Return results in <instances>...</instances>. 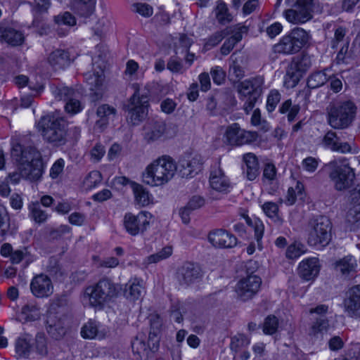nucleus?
I'll return each instance as SVG.
<instances>
[{
    "mask_svg": "<svg viewBox=\"0 0 360 360\" xmlns=\"http://www.w3.org/2000/svg\"><path fill=\"white\" fill-rule=\"evenodd\" d=\"M37 129L43 140L52 146H62L68 141V124L63 117L43 116L37 123Z\"/></svg>",
    "mask_w": 360,
    "mask_h": 360,
    "instance_id": "nucleus-1",
    "label": "nucleus"
},
{
    "mask_svg": "<svg viewBox=\"0 0 360 360\" xmlns=\"http://www.w3.org/2000/svg\"><path fill=\"white\" fill-rule=\"evenodd\" d=\"M176 169L174 160L170 156L163 155L147 166L142 175L143 181L152 186H160L174 177Z\"/></svg>",
    "mask_w": 360,
    "mask_h": 360,
    "instance_id": "nucleus-2",
    "label": "nucleus"
},
{
    "mask_svg": "<svg viewBox=\"0 0 360 360\" xmlns=\"http://www.w3.org/2000/svg\"><path fill=\"white\" fill-rule=\"evenodd\" d=\"M356 110V105L350 101L331 103L327 108L328 122L333 129H346L353 122Z\"/></svg>",
    "mask_w": 360,
    "mask_h": 360,
    "instance_id": "nucleus-3",
    "label": "nucleus"
},
{
    "mask_svg": "<svg viewBox=\"0 0 360 360\" xmlns=\"http://www.w3.org/2000/svg\"><path fill=\"white\" fill-rule=\"evenodd\" d=\"M120 291V287L109 278L101 279L96 284L87 287L85 293L89 296L92 307L101 309L115 298Z\"/></svg>",
    "mask_w": 360,
    "mask_h": 360,
    "instance_id": "nucleus-4",
    "label": "nucleus"
},
{
    "mask_svg": "<svg viewBox=\"0 0 360 360\" xmlns=\"http://www.w3.org/2000/svg\"><path fill=\"white\" fill-rule=\"evenodd\" d=\"M134 90L128 103L124 105V110L127 112V120L134 125L138 124L147 115L149 106L148 93L141 91L138 84H133Z\"/></svg>",
    "mask_w": 360,
    "mask_h": 360,
    "instance_id": "nucleus-5",
    "label": "nucleus"
},
{
    "mask_svg": "<svg viewBox=\"0 0 360 360\" xmlns=\"http://www.w3.org/2000/svg\"><path fill=\"white\" fill-rule=\"evenodd\" d=\"M326 168L336 191H345L354 184L356 176L354 170L348 164L331 161L326 165Z\"/></svg>",
    "mask_w": 360,
    "mask_h": 360,
    "instance_id": "nucleus-6",
    "label": "nucleus"
},
{
    "mask_svg": "<svg viewBox=\"0 0 360 360\" xmlns=\"http://www.w3.org/2000/svg\"><path fill=\"white\" fill-rule=\"evenodd\" d=\"M309 34L301 27L292 30L289 34L283 36L280 41L273 46L274 53L280 54H295L308 42Z\"/></svg>",
    "mask_w": 360,
    "mask_h": 360,
    "instance_id": "nucleus-7",
    "label": "nucleus"
},
{
    "mask_svg": "<svg viewBox=\"0 0 360 360\" xmlns=\"http://www.w3.org/2000/svg\"><path fill=\"white\" fill-rule=\"evenodd\" d=\"M316 0H296L290 8L283 11L285 20L293 25H302L312 20Z\"/></svg>",
    "mask_w": 360,
    "mask_h": 360,
    "instance_id": "nucleus-8",
    "label": "nucleus"
},
{
    "mask_svg": "<svg viewBox=\"0 0 360 360\" xmlns=\"http://www.w3.org/2000/svg\"><path fill=\"white\" fill-rule=\"evenodd\" d=\"M332 224L328 217L319 216L314 221L313 229L308 237V244L310 246L321 245L324 248L330 240Z\"/></svg>",
    "mask_w": 360,
    "mask_h": 360,
    "instance_id": "nucleus-9",
    "label": "nucleus"
},
{
    "mask_svg": "<svg viewBox=\"0 0 360 360\" xmlns=\"http://www.w3.org/2000/svg\"><path fill=\"white\" fill-rule=\"evenodd\" d=\"M257 132L246 131L240 127L238 123L229 125L224 134V142L232 146L250 144L257 139Z\"/></svg>",
    "mask_w": 360,
    "mask_h": 360,
    "instance_id": "nucleus-10",
    "label": "nucleus"
},
{
    "mask_svg": "<svg viewBox=\"0 0 360 360\" xmlns=\"http://www.w3.org/2000/svg\"><path fill=\"white\" fill-rule=\"evenodd\" d=\"M262 284V279L256 275H248L240 279L236 285V292L242 301L252 299L258 292Z\"/></svg>",
    "mask_w": 360,
    "mask_h": 360,
    "instance_id": "nucleus-11",
    "label": "nucleus"
},
{
    "mask_svg": "<svg viewBox=\"0 0 360 360\" xmlns=\"http://www.w3.org/2000/svg\"><path fill=\"white\" fill-rule=\"evenodd\" d=\"M342 304L349 317L360 319V285H354L346 290Z\"/></svg>",
    "mask_w": 360,
    "mask_h": 360,
    "instance_id": "nucleus-12",
    "label": "nucleus"
},
{
    "mask_svg": "<svg viewBox=\"0 0 360 360\" xmlns=\"http://www.w3.org/2000/svg\"><path fill=\"white\" fill-rule=\"evenodd\" d=\"M150 218V213L146 211L140 212L137 215L127 213L124 219L125 229L128 233L135 236L146 229Z\"/></svg>",
    "mask_w": 360,
    "mask_h": 360,
    "instance_id": "nucleus-13",
    "label": "nucleus"
},
{
    "mask_svg": "<svg viewBox=\"0 0 360 360\" xmlns=\"http://www.w3.org/2000/svg\"><path fill=\"white\" fill-rule=\"evenodd\" d=\"M11 156L19 165L41 160L40 153L34 146H25L19 143L13 145Z\"/></svg>",
    "mask_w": 360,
    "mask_h": 360,
    "instance_id": "nucleus-14",
    "label": "nucleus"
},
{
    "mask_svg": "<svg viewBox=\"0 0 360 360\" xmlns=\"http://www.w3.org/2000/svg\"><path fill=\"white\" fill-rule=\"evenodd\" d=\"M264 78L257 76L240 82L238 86V91L242 98H253L259 99L262 93Z\"/></svg>",
    "mask_w": 360,
    "mask_h": 360,
    "instance_id": "nucleus-15",
    "label": "nucleus"
},
{
    "mask_svg": "<svg viewBox=\"0 0 360 360\" xmlns=\"http://www.w3.org/2000/svg\"><path fill=\"white\" fill-rule=\"evenodd\" d=\"M67 315H56L47 314L46 329L47 333L54 339L62 338L66 333Z\"/></svg>",
    "mask_w": 360,
    "mask_h": 360,
    "instance_id": "nucleus-16",
    "label": "nucleus"
},
{
    "mask_svg": "<svg viewBox=\"0 0 360 360\" xmlns=\"http://www.w3.org/2000/svg\"><path fill=\"white\" fill-rule=\"evenodd\" d=\"M30 290L35 297L44 298L52 295L53 286L48 276L40 274L32 278L30 283Z\"/></svg>",
    "mask_w": 360,
    "mask_h": 360,
    "instance_id": "nucleus-17",
    "label": "nucleus"
},
{
    "mask_svg": "<svg viewBox=\"0 0 360 360\" xmlns=\"http://www.w3.org/2000/svg\"><path fill=\"white\" fill-rule=\"evenodd\" d=\"M176 276L180 284L190 285L200 278L202 272L198 264L185 262L179 267Z\"/></svg>",
    "mask_w": 360,
    "mask_h": 360,
    "instance_id": "nucleus-18",
    "label": "nucleus"
},
{
    "mask_svg": "<svg viewBox=\"0 0 360 360\" xmlns=\"http://www.w3.org/2000/svg\"><path fill=\"white\" fill-rule=\"evenodd\" d=\"M208 240L215 248H234L237 245L236 236L222 229L211 231Z\"/></svg>",
    "mask_w": 360,
    "mask_h": 360,
    "instance_id": "nucleus-19",
    "label": "nucleus"
},
{
    "mask_svg": "<svg viewBox=\"0 0 360 360\" xmlns=\"http://www.w3.org/2000/svg\"><path fill=\"white\" fill-rule=\"evenodd\" d=\"M202 159L199 155L179 160V172L182 177L191 178L201 171Z\"/></svg>",
    "mask_w": 360,
    "mask_h": 360,
    "instance_id": "nucleus-20",
    "label": "nucleus"
},
{
    "mask_svg": "<svg viewBox=\"0 0 360 360\" xmlns=\"http://www.w3.org/2000/svg\"><path fill=\"white\" fill-rule=\"evenodd\" d=\"M166 132V124L160 120L148 122L143 126V139L148 143L160 140Z\"/></svg>",
    "mask_w": 360,
    "mask_h": 360,
    "instance_id": "nucleus-21",
    "label": "nucleus"
},
{
    "mask_svg": "<svg viewBox=\"0 0 360 360\" xmlns=\"http://www.w3.org/2000/svg\"><path fill=\"white\" fill-rule=\"evenodd\" d=\"M131 348L134 354L137 355V359L139 360H148L150 354L158 349V348H153L152 342L149 339L146 344L143 334L137 335L132 340Z\"/></svg>",
    "mask_w": 360,
    "mask_h": 360,
    "instance_id": "nucleus-22",
    "label": "nucleus"
},
{
    "mask_svg": "<svg viewBox=\"0 0 360 360\" xmlns=\"http://www.w3.org/2000/svg\"><path fill=\"white\" fill-rule=\"evenodd\" d=\"M209 181L211 188L219 193H227L231 187L229 179L219 166L212 169Z\"/></svg>",
    "mask_w": 360,
    "mask_h": 360,
    "instance_id": "nucleus-23",
    "label": "nucleus"
},
{
    "mask_svg": "<svg viewBox=\"0 0 360 360\" xmlns=\"http://www.w3.org/2000/svg\"><path fill=\"white\" fill-rule=\"evenodd\" d=\"M321 145L326 149L345 153L351 151V146L346 142H341L337 134L328 131L321 140Z\"/></svg>",
    "mask_w": 360,
    "mask_h": 360,
    "instance_id": "nucleus-24",
    "label": "nucleus"
},
{
    "mask_svg": "<svg viewBox=\"0 0 360 360\" xmlns=\"http://www.w3.org/2000/svg\"><path fill=\"white\" fill-rule=\"evenodd\" d=\"M320 271L319 260L316 257L309 258L300 263L298 274L304 281H313Z\"/></svg>",
    "mask_w": 360,
    "mask_h": 360,
    "instance_id": "nucleus-25",
    "label": "nucleus"
},
{
    "mask_svg": "<svg viewBox=\"0 0 360 360\" xmlns=\"http://www.w3.org/2000/svg\"><path fill=\"white\" fill-rule=\"evenodd\" d=\"M23 34L5 23H0V40L15 46L21 45L24 41Z\"/></svg>",
    "mask_w": 360,
    "mask_h": 360,
    "instance_id": "nucleus-26",
    "label": "nucleus"
},
{
    "mask_svg": "<svg viewBox=\"0 0 360 360\" xmlns=\"http://www.w3.org/2000/svg\"><path fill=\"white\" fill-rule=\"evenodd\" d=\"M19 169L22 178L34 181L39 180L44 171L42 160L32 161L20 165Z\"/></svg>",
    "mask_w": 360,
    "mask_h": 360,
    "instance_id": "nucleus-27",
    "label": "nucleus"
},
{
    "mask_svg": "<svg viewBox=\"0 0 360 360\" xmlns=\"http://www.w3.org/2000/svg\"><path fill=\"white\" fill-rule=\"evenodd\" d=\"M84 79L90 86L91 91H94L91 98L94 101L101 99L103 96L102 85L104 80L103 72H86L84 74Z\"/></svg>",
    "mask_w": 360,
    "mask_h": 360,
    "instance_id": "nucleus-28",
    "label": "nucleus"
},
{
    "mask_svg": "<svg viewBox=\"0 0 360 360\" xmlns=\"http://www.w3.org/2000/svg\"><path fill=\"white\" fill-rule=\"evenodd\" d=\"M48 62L53 69L57 70L68 67L71 63V59L68 51L56 49L49 54Z\"/></svg>",
    "mask_w": 360,
    "mask_h": 360,
    "instance_id": "nucleus-29",
    "label": "nucleus"
},
{
    "mask_svg": "<svg viewBox=\"0 0 360 360\" xmlns=\"http://www.w3.org/2000/svg\"><path fill=\"white\" fill-rule=\"evenodd\" d=\"M243 174L249 181H253L259 174V162L257 156L252 153L243 155Z\"/></svg>",
    "mask_w": 360,
    "mask_h": 360,
    "instance_id": "nucleus-30",
    "label": "nucleus"
},
{
    "mask_svg": "<svg viewBox=\"0 0 360 360\" xmlns=\"http://www.w3.org/2000/svg\"><path fill=\"white\" fill-rule=\"evenodd\" d=\"M229 75L231 80L239 81L245 76V59L243 56L232 54L230 58Z\"/></svg>",
    "mask_w": 360,
    "mask_h": 360,
    "instance_id": "nucleus-31",
    "label": "nucleus"
},
{
    "mask_svg": "<svg viewBox=\"0 0 360 360\" xmlns=\"http://www.w3.org/2000/svg\"><path fill=\"white\" fill-rule=\"evenodd\" d=\"M302 70H299L297 65L291 62L286 70L284 77V85L286 88L290 89L295 87L303 76Z\"/></svg>",
    "mask_w": 360,
    "mask_h": 360,
    "instance_id": "nucleus-32",
    "label": "nucleus"
},
{
    "mask_svg": "<svg viewBox=\"0 0 360 360\" xmlns=\"http://www.w3.org/2000/svg\"><path fill=\"white\" fill-rule=\"evenodd\" d=\"M149 323L150 326L149 333V340L151 341L153 348L159 347V334L162 325V321L158 314H150L149 316Z\"/></svg>",
    "mask_w": 360,
    "mask_h": 360,
    "instance_id": "nucleus-33",
    "label": "nucleus"
},
{
    "mask_svg": "<svg viewBox=\"0 0 360 360\" xmlns=\"http://www.w3.org/2000/svg\"><path fill=\"white\" fill-rule=\"evenodd\" d=\"M334 267L342 275H349L352 272H356L357 263L354 257L349 255L337 260L334 264Z\"/></svg>",
    "mask_w": 360,
    "mask_h": 360,
    "instance_id": "nucleus-34",
    "label": "nucleus"
},
{
    "mask_svg": "<svg viewBox=\"0 0 360 360\" xmlns=\"http://www.w3.org/2000/svg\"><path fill=\"white\" fill-rule=\"evenodd\" d=\"M69 312L68 299L65 296H58L54 297L51 302L48 314H55L56 315H67Z\"/></svg>",
    "mask_w": 360,
    "mask_h": 360,
    "instance_id": "nucleus-35",
    "label": "nucleus"
},
{
    "mask_svg": "<svg viewBox=\"0 0 360 360\" xmlns=\"http://www.w3.org/2000/svg\"><path fill=\"white\" fill-rule=\"evenodd\" d=\"M131 187L137 204L144 207L150 202L152 196L142 185L136 182H131Z\"/></svg>",
    "mask_w": 360,
    "mask_h": 360,
    "instance_id": "nucleus-36",
    "label": "nucleus"
},
{
    "mask_svg": "<svg viewBox=\"0 0 360 360\" xmlns=\"http://www.w3.org/2000/svg\"><path fill=\"white\" fill-rule=\"evenodd\" d=\"M143 291L141 281L137 279L129 281L124 287V295L130 300H138Z\"/></svg>",
    "mask_w": 360,
    "mask_h": 360,
    "instance_id": "nucleus-37",
    "label": "nucleus"
},
{
    "mask_svg": "<svg viewBox=\"0 0 360 360\" xmlns=\"http://www.w3.org/2000/svg\"><path fill=\"white\" fill-rule=\"evenodd\" d=\"M31 336L25 335L15 342V352L19 358H27L32 351Z\"/></svg>",
    "mask_w": 360,
    "mask_h": 360,
    "instance_id": "nucleus-38",
    "label": "nucleus"
},
{
    "mask_svg": "<svg viewBox=\"0 0 360 360\" xmlns=\"http://www.w3.org/2000/svg\"><path fill=\"white\" fill-rule=\"evenodd\" d=\"M1 255L4 257H8L13 264H19L24 259H27V249H0Z\"/></svg>",
    "mask_w": 360,
    "mask_h": 360,
    "instance_id": "nucleus-39",
    "label": "nucleus"
},
{
    "mask_svg": "<svg viewBox=\"0 0 360 360\" xmlns=\"http://www.w3.org/2000/svg\"><path fill=\"white\" fill-rule=\"evenodd\" d=\"M329 327V321L326 316H314L310 328V334L316 335L326 332Z\"/></svg>",
    "mask_w": 360,
    "mask_h": 360,
    "instance_id": "nucleus-40",
    "label": "nucleus"
},
{
    "mask_svg": "<svg viewBox=\"0 0 360 360\" xmlns=\"http://www.w3.org/2000/svg\"><path fill=\"white\" fill-rule=\"evenodd\" d=\"M326 70L317 71L311 74L307 79L308 88L316 89L325 84L330 78L327 75Z\"/></svg>",
    "mask_w": 360,
    "mask_h": 360,
    "instance_id": "nucleus-41",
    "label": "nucleus"
},
{
    "mask_svg": "<svg viewBox=\"0 0 360 360\" xmlns=\"http://www.w3.org/2000/svg\"><path fill=\"white\" fill-rule=\"evenodd\" d=\"M21 316L25 321H34L40 318V309L34 304H27L22 308Z\"/></svg>",
    "mask_w": 360,
    "mask_h": 360,
    "instance_id": "nucleus-42",
    "label": "nucleus"
},
{
    "mask_svg": "<svg viewBox=\"0 0 360 360\" xmlns=\"http://www.w3.org/2000/svg\"><path fill=\"white\" fill-rule=\"evenodd\" d=\"M29 210L31 218L38 224L46 221L48 218V214L46 211L41 210V205L38 202H32L29 205Z\"/></svg>",
    "mask_w": 360,
    "mask_h": 360,
    "instance_id": "nucleus-43",
    "label": "nucleus"
},
{
    "mask_svg": "<svg viewBox=\"0 0 360 360\" xmlns=\"http://www.w3.org/2000/svg\"><path fill=\"white\" fill-rule=\"evenodd\" d=\"M46 271L51 276L56 278H61L65 275V271L60 265L58 258L56 256H52L49 258Z\"/></svg>",
    "mask_w": 360,
    "mask_h": 360,
    "instance_id": "nucleus-44",
    "label": "nucleus"
},
{
    "mask_svg": "<svg viewBox=\"0 0 360 360\" xmlns=\"http://www.w3.org/2000/svg\"><path fill=\"white\" fill-rule=\"evenodd\" d=\"M80 97V93L77 91V96L74 94V96H72L68 99L65 105V110L68 113L75 115L79 112L82 110L83 105L79 101Z\"/></svg>",
    "mask_w": 360,
    "mask_h": 360,
    "instance_id": "nucleus-45",
    "label": "nucleus"
},
{
    "mask_svg": "<svg viewBox=\"0 0 360 360\" xmlns=\"http://www.w3.org/2000/svg\"><path fill=\"white\" fill-rule=\"evenodd\" d=\"M299 105H292V101L288 99L283 102L279 108V112L282 114L287 113L289 122H292L300 112Z\"/></svg>",
    "mask_w": 360,
    "mask_h": 360,
    "instance_id": "nucleus-46",
    "label": "nucleus"
},
{
    "mask_svg": "<svg viewBox=\"0 0 360 360\" xmlns=\"http://www.w3.org/2000/svg\"><path fill=\"white\" fill-rule=\"evenodd\" d=\"M94 6L95 0H78L75 8L80 15L87 17L93 13Z\"/></svg>",
    "mask_w": 360,
    "mask_h": 360,
    "instance_id": "nucleus-47",
    "label": "nucleus"
},
{
    "mask_svg": "<svg viewBox=\"0 0 360 360\" xmlns=\"http://www.w3.org/2000/svg\"><path fill=\"white\" fill-rule=\"evenodd\" d=\"M250 343V339L243 334H238L231 338L230 348L231 351L238 353L239 350L248 346Z\"/></svg>",
    "mask_w": 360,
    "mask_h": 360,
    "instance_id": "nucleus-48",
    "label": "nucleus"
},
{
    "mask_svg": "<svg viewBox=\"0 0 360 360\" xmlns=\"http://www.w3.org/2000/svg\"><path fill=\"white\" fill-rule=\"evenodd\" d=\"M116 114V109L108 104H103L100 105L96 110V115L100 117V120L97 121V124L101 123V124H105L107 120L111 115Z\"/></svg>",
    "mask_w": 360,
    "mask_h": 360,
    "instance_id": "nucleus-49",
    "label": "nucleus"
},
{
    "mask_svg": "<svg viewBox=\"0 0 360 360\" xmlns=\"http://www.w3.org/2000/svg\"><path fill=\"white\" fill-rule=\"evenodd\" d=\"M216 18L218 22L222 25L229 22L231 16L229 13L228 8L225 3L219 1L216 8Z\"/></svg>",
    "mask_w": 360,
    "mask_h": 360,
    "instance_id": "nucleus-50",
    "label": "nucleus"
},
{
    "mask_svg": "<svg viewBox=\"0 0 360 360\" xmlns=\"http://www.w3.org/2000/svg\"><path fill=\"white\" fill-rule=\"evenodd\" d=\"M229 32L228 30L224 29L214 32L206 40L205 47L207 49H210L217 46L224 37L229 35Z\"/></svg>",
    "mask_w": 360,
    "mask_h": 360,
    "instance_id": "nucleus-51",
    "label": "nucleus"
},
{
    "mask_svg": "<svg viewBox=\"0 0 360 360\" xmlns=\"http://www.w3.org/2000/svg\"><path fill=\"white\" fill-rule=\"evenodd\" d=\"M53 94L56 99L67 102L72 96H74V94L77 96V91L68 86H58L53 90Z\"/></svg>",
    "mask_w": 360,
    "mask_h": 360,
    "instance_id": "nucleus-52",
    "label": "nucleus"
},
{
    "mask_svg": "<svg viewBox=\"0 0 360 360\" xmlns=\"http://www.w3.org/2000/svg\"><path fill=\"white\" fill-rule=\"evenodd\" d=\"M347 34L346 28L339 26L335 30L334 38L331 41V48L337 49L339 44H345V41H349L347 38L345 37Z\"/></svg>",
    "mask_w": 360,
    "mask_h": 360,
    "instance_id": "nucleus-53",
    "label": "nucleus"
},
{
    "mask_svg": "<svg viewBox=\"0 0 360 360\" xmlns=\"http://www.w3.org/2000/svg\"><path fill=\"white\" fill-rule=\"evenodd\" d=\"M102 181L101 174L98 171H91L84 180V185L88 189H91Z\"/></svg>",
    "mask_w": 360,
    "mask_h": 360,
    "instance_id": "nucleus-54",
    "label": "nucleus"
},
{
    "mask_svg": "<svg viewBox=\"0 0 360 360\" xmlns=\"http://www.w3.org/2000/svg\"><path fill=\"white\" fill-rule=\"evenodd\" d=\"M224 30H229V35L231 34L229 37L236 44L239 42L243 39V34L248 32V27L245 25H236L233 27H226Z\"/></svg>",
    "mask_w": 360,
    "mask_h": 360,
    "instance_id": "nucleus-55",
    "label": "nucleus"
},
{
    "mask_svg": "<svg viewBox=\"0 0 360 360\" xmlns=\"http://www.w3.org/2000/svg\"><path fill=\"white\" fill-rule=\"evenodd\" d=\"M54 22L58 25L73 26L76 24L75 18L68 11L54 16Z\"/></svg>",
    "mask_w": 360,
    "mask_h": 360,
    "instance_id": "nucleus-56",
    "label": "nucleus"
},
{
    "mask_svg": "<svg viewBox=\"0 0 360 360\" xmlns=\"http://www.w3.org/2000/svg\"><path fill=\"white\" fill-rule=\"evenodd\" d=\"M278 319L275 316H269L266 318L263 331L265 334L272 335L275 333L278 328Z\"/></svg>",
    "mask_w": 360,
    "mask_h": 360,
    "instance_id": "nucleus-57",
    "label": "nucleus"
},
{
    "mask_svg": "<svg viewBox=\"0 0 360 360\" xmlns=\"http://www.w3.org/2000/svg\"><path fill=\"white\" fill-rule=\"evenodd\" d=\"M281 101V94L277 90H271L268 96L266 101V109L268 112H273L278 103Z\"/></svg>",
    "mask_w": 360,
    "mask_h": 360,
    "instance_id": "nucleus-58",
    "label": "nucleus"
},
{
    "mask_svg": "<svg viewBox=\"0 0 360 360\" xmlns=\"http://www.w3.org/2000/svg\"><path fill=\"white\" fill-rule=\"evenodd\" d=\"M172 254V249H160L158 252L148 257V262L157 263L169 257Z\"/></svg>",
    "mask_w": 360,
    "mask_h": 360,
    "instance_id": "nucleus-59",
    "label": "nucleus"
},
{
    "mask_svg": "<svg viewBox=\"0 0 360 360\" xmlns=\"http://www.w3.org/2000/svg\"><path fill=\"white\" fill-rule=\"evenodd\" d=\"M98 328L94 322L89 321L86 323L81 330V335L84 338L92 339L96 337Z\"/></svg>",
    "mask_w": 360,
    "mask_h": 360,
    "instance_id": "nucleus-60",
    "label": "nucleus"
},
{
    "mask_svg": "<svg viewBox=\"0 0 360 360\" xmlns=\"http://www.w3.org/2000/svg\"><path fill=\"white\" fill-rule=\"evenodd\" d=\"M210 74L212 77L213 82L217 84H221L225 80L226 72L219 66L212 68Z\"/></svg>",
    "mask_w": 360,
    "mask_h": 360,
    "instance_id": "nucleus-61",
    "label": "nucleus"
},
{
    "mask_svg": "<svg viewBox=\"0 0 360 360\" xmlns=\"http://www.w3.org/2000/svg\"><path fill=\"white\" fill-rule=\"evenodd\" d=\"M254 231H255V237L257 242L258 248H261L262 246L261 240L264 233V225L262 222L259 219H255L254 224H252Z\"/></svg>",
    "mask_w": 360,
    "mask_h": 360,
    "instance_id": "nucleus-62",
    "label": "nucleus"
},
{
    "mask_svg": "<svg viewBox=\"0 0 360 360\" xmlns=\"http://www.w3.org/2000/svg\"><path fill=\"white\" fill-rule=\"evenodd\" d=\"M34 347L38 354L45 355L47 353L46 341L43 335H36Z\"/></svg>",
    "mask_w": 360,
    "mask_h": 360,
    "instance_id": "nucleus-63",
    "label": "nucleus"
},
{
    "mask_svg": "<svg viewBox=\"0 0 360 360\" xmlns=\"http://www.w3.org/2000/svg\"><path fill=\"white\" fill-rule=\"evenodd\" d=\"M134 11L144 17H149L153 14V8L148 4L136 3L133 5Z\"/></svg>",
    "mask_w": 360,
    "mask_h": 360,
    "instance_id": "nucleus-64",
    "label": "nucleus"
}]
</instances>
